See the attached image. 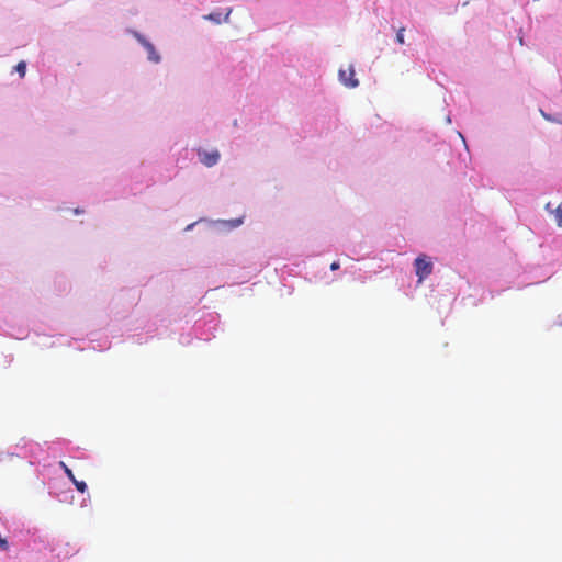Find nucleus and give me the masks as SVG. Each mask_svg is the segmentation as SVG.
Segmentation results:
<instances>
[{"label": "nucleus", "instance_id": "obj_14", "mask_svg": "<svg viewBox=\"0 0 562 562\" xmlns=\"http://www.w3.org/2000/svg\"><path fill=\"white\" fill-rule=\"evenodd\" d=\"M241 223V220H237L235 225H239Z\"/></svg>", "mask_w": 562, "mask_h": 562}, {"label": "nucleus", "instance_id": "obj_5", "mask_svg": "<svg viewBox=\"0 0 562 562\" xmlns=\"http://www.w3.org/2000/svg\"><path fill=\"white\" fill-rule=\"evenodd\" d=\"M555 214L557 224L559 227L562 226V202L558 205V207L553 211Z\"/></svg>", "mask_w": 562, "mask_h": 562}, {"label": "nucleus", "instance_id": "obj_4", "mask_svg": "<svg viewBox=\"0 0 562 562\" xmlns=\"http://www.w3.org/2000/svg\"><path fill=\"white\" fill-rule=\"evenodd\" d=\"M138 40L144 45V47L147 49L148 58L154 63H158L160 60V57L156 53L154 45L151 43L147 42L146 40L142 38L140 36H138Z\"/></svg>", "mask_w": 562, "mask_h": 562}, {"label": "nucleus", "instance_id": "obj_13", "mask_svg": "<svg viewBox=\"0 0 562 562\" xmlns=\"http://www.w3.org/2000/svg\"><path fill=\"white\" fill-rule=\"evenodd\" d=\"M550 205H551L550 203H547L546 210L551 211V206Z\"/></svg>", "mask_w": 562, "mask_h": 562}, {"label": "nucleus", "instance_id": "obj_15", "mask_svg": "<svg viewBox=\"0 0 562 562\" xmlns=\"http://www.w3.org/2000/svg\"><path fill=\"white\" fill-rule=\"evenodd\" d=\"M541 113H542V115L544 116V119H548V120H549V116H548V115H546L543 112H541Z\"/></svg>", "mask_w": 562, "mask_h": 562}, {"label": "nucleus", "instance_id": "obj_9", "mask_svg": "<svg viewBox=\"0 0 562 562\" xmlns=\"http://www.w3.org/2000/svg\"><path fill=\"white\" fill-rule=\"evenodd\" d=\"M404 31L405 29L404 27H401L397 33H396V42L400 44V45H404L405 44V40H404Z\"/></svg>", "mask_w": 562, "mask_h": 562}, {"label": "nucleus", "instance_id": "obj_2", "mask_svg": "<svg viewBox=\"0 0 562 562\" xmlns=\"http://www.w3.org/2000/svg\"><path fill=\"white\" fill-rule=\"evenodd\" d=\"M339 80L348 88H356L359 85L358 79L355 77V69L350 65L347 69L339 70Z\"/></svg>", "mask_w": 562, "mask_h": 562}, {"label": "nucleus", "instance_id": "obj_7", "mask_svg": "<svg viewBox=\"0 0 562 562\" xmlns=\"http://www.w3.org/2000/svg\"><path fill=\"white\" fill-rule=\"evenodd\" d=\"M59 467L64 470L65 474L67 475V477L71 481L74 480L75 475H74V472L71 471V469H69L67 467V464L64 462V461H60L59 462Z\"/></svg>", "mask_w": 562, "mask_h": 562}, {"label": "nucleus", "instance_id": "obj_3", "mask_svg": "<svg viewBox=\"0 0 562 562\" xmlns=\"http://www.w3.org/2000/svg\"><path fill=\"white\" fill-rule=\"evenodd\" d=\"M198 156L199 160L206 167H212L220 160V153L217 150L206 151L200 149Z\"/></svg>", "mask_w": 562, "mask_h": 562}, {"label": "nucleus", "instance_id": "obj_12", "mask_svg": "<svg viewBox=\"0 0 562 562\" xmlns=\"http://www.w3.org/2000/svg\"><path fill=\"white\" fill-rule=\"evenodd\" d=\"M231 12H232V9H228V11L225 14L224 21H226V22L228 21Z\"/></svg>", "mask_w": 562, "mask_h": 562}, {"label": "nucleus", "instance_id": "obj_6", "mask_svg": "<svg viewBox=\"0 0 562 562\" xmlns=\"http://www.w3.org/2000/svg\"><path fill=\"white\" fill-rule=\"evenodd\" d=\"M71 482L74 483V485L76 486V488L80 492V493H85L86 490H87V484L83 482V481H78L76 477H74V480H71Z\"/></svg>", "mask_w": 562, "mask_h": 562}, {"label": "nucleus", "instance_id": "obj_11", "mask_svg": "<svg viewBox=\"0 0 562 562\" xmlns=\"http://www.w3.org/2000/svg\"><path fill=\"white\" fill-rule=\"evenodd\" d=\"M339 267H340V265H339V262H338V261H334V262L330 265V269H331L333 271L338 270V269H339Z\"/></svg>", "mask_w": 562, "mask_h": 562}, {"label": "nucleus", "instance_id": "obj_8", "mask_svg": "<svg viewBox=\"0 0 562 562\" xmlns=\"http://www.w3.org/2000/svg\"><path fill=\"white\" fill-rule=\"evenodd\" d=\"M15 69L19 72L20 77L23 78L25 76V72H26V64H25V61H20L15 66Z\"/></svg>", "mask_w": 562, "mask_h": 562}, {"label": "nucleus", "instance_id": "obj_1", "mask_svg": "<svg viewBox=\"0 0 562 562\" xmlns=\"http://www.w3.org/2000/svg\"><path fill=\"white\" fill-rule=\"evenodd\" d=\"M415 269L418 277V281L422 282L432 272V263L427 260L426 257H417L415 259Z\"/></svg>", "mask_w": 562, "mask_h": 562}, {"label": "nucleus", "instance_id": "obj_10", "mask_svg": "<svg viewBox=\"0 0 562 562\" xmlns=\"http://www.w3.org/2000/svg\"><path fill=\"white\" fill-rule=\"evenodd\" d=\"M205 19L213 21L217 24L222 22L220 13H210L209 15L205 16Z\"/></svg>", "mask_w": 562, "mask_h": 562}]
</instances>
